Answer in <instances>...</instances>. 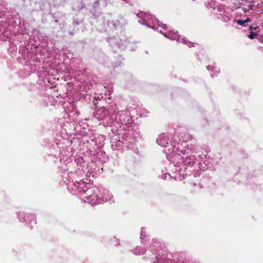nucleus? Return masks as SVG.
<instances>
[{"label":"nucleus","instance_id":"nucleus-28","mask_svg":"<svg viewBox=\"0 0 263 263\" xmlns=\"http://www.w3.org/2000/svg\"><path fill=\"white\" fill-rule=\"evenodd\" d=\"M75 113H76V114H78V111H76Z\"/></svg>","mask_w":263,"mask_h":263},{"label":"nucleus","instance_id":"nucleus-24","mask_svg":"<svg viewBox=\"0 0 263 263\" xmlns=\"http://www.w3.org/2000/svg\"><path fill=\"white\" fill-rule=\"evenodd\" d=\"M73 23H74V24H76V25H78L79 24V23L76 21H74Z\"/></svg>","mask_w":263,"mask_h":263},{"label":"nucleus","instance_id":"nucleus-27","mask_svg":"<svg viewBox=\"0 0 263 263\" xmlns=\"http://www.w3.org/2000/svg\"><path fill=\"white\" fill-rule=\"evenodd\" d=\"M193 185H194V186H195L196 184V183H194L193 184Z\"/></svg>","mask_w":263,"mask_h":263},{"label":"nucleus","instance_id":"nucleus-9","mask_svg":"<svg viewBox=\"0 0 263 263\" xmlns=\"http://www.w3.org/2000/svg\"><path fill=\"white\" fill-rule=\"evenodd\" d=\"M107 42L110 44V46L112 48L117 47L118 48L121 50L125 49L126 39L124 35H122L121 37H119V36H114L108 38Z\"/></svg>","mask_w":263,"mask_h":263},{"label":"nucleus","instance_id":"nucleus-21","mask_svg":"<svg viewBox=\"0 0 263 263\" xmlns=\"http://www.w3.org/2000/svg\"><path fill=\"white\" fill-rule=\"evenodd\" d=\"M244 21H245V23L250 22L251 21V20L249 18H247V19H246Z\"/></svg>","mask_w":263,"mask_h":263},{"label":"nucleus","instance_id":"nucleus-25","mask_svg":"<svg viewBox=\"0 0 263 263\" xmlns=\"http://www.w3.org/2000/svg\"><path fill=\"white\" fill-rule=\"evenodd\" d=\"M249 29H250V30H252L253 27H252V25L250 26V27H249Z\"/></svg>","mask_w":263,"mask_h":263},{"label":"nucleus","instance_id":"nucleus-3","mask_svg":"<svg viewBox=\"0 0 263 263\" xmlns=\"http://www.w3.org/2000/svg\"><path fill=\"white\" fill-rule=\"evenodd\" d=\"M117 111L114 114L112 120V125L111 126L109 133L111 137V141H117V146H120L121 143L126 144V147H129L128 143H132L133 139V128L130 126L132 123L131 107L127 106L125 109L119 110L116 106Z\"/></svg>","mask_w":263,"mask_h":263},{"label":"nucleus","instance_id":"nucleus-8","mask_svg":"<svg viewBox=\"0 0 263 263\" xmlns=\"http://www.w3.org/2000/svg\"><path fill=\"white\" fill-rule=\"evenodd\" d=\"M17 215L21 222H25L26 224L28 225L30 224V226H29L30 229L33 228L32 223H36L35 216L33 214L26 213L24 212H19Z\"/></svg>","mask_w":263,"mask_h":263},{"label":"nucleus","instance_id":"nucleus-19","mask_svg":"<svg viewBox=\"0 0 263 263\" xmlns=\"http://www.w3.org/2000/svg\"><path fill=\"white\" fill-rule=\"evenodd\" d=\"M123 60V58H122L121 56H119V60L117 63L115 64V65H114V67H118V66H120L122 61Z\"/></svg>","mask_w":263,"mask_h":263},{"label":"nucleus","instance_id":"nucleus-6","mask_svg":"<svg viewBox=\"0 0 263 263\" xmlns=\"http://www.w3.org/2000/svg\"><path fill=\"white\" fill-rule=\"evenodd\" d=\"M178 139L175 136L165 133L160 134L157 139L158 144L165 147L164 152L168 160H172L173 156L177 152H179V149L183 148V142L180 144Z\"/></svg>","mask_w":263,"mask_h":263},{"label":"nucleus","instance_id":"nucleus-2","mask_svg":"<svg viewBox=\"0 0 263 263\" xmlns=\"http://www.w3.org/2000/svg\"><path fill=\"white\" fill-rule=\"evenodd\" d=\"M182 139L183 148L179 149L173 156V164L170 167L175 174L174 176L175 180L181 181L189 175L193 174L194 177L200 175V171H204L206 169L205 165L202 163V157L197 155L195 152V146L192 144L186 145V142L192 139V136L189 134L185 135Z\"/></svg>","mask_w":263,"mask_h":263},{"label":"nucleus","instance_id":"nucleus-11","mask_svg":"<svg viewBox=\"0 0 263 263\" xmlns=\"http://www.w3.org/2000/svg\"><path fill=\"white\" fill-rule=\"evenodd\" d=\"M107 23L110 28L118 29L122 28L127 24V22L123 17H120L115 21H108Z\"/></svg>","mask_w":263,"mask_h":263},{"label":"nucleus","instance_id":"nucleus-29","mask_svg":"<svg viewBox=\"0 0 263 263\" xmlns=\"http://www.w3.org/2000/svg\"><path fill=\"white\" fill-rule=\"evenodd\" d=\"M261 42H262V43H263V39H262V40Z\"/></svg>","mask_w":263,"mask_h":263},{"label":"nucleus","instance_id":"nucleus-16","mask_svg":"<svg viewBox=\"0 0 263 263\" xmlns=\"http://www.w3.org/2000/svg\"><path fill=\"white\" fill-rule=\"evenodd\" d=\"M146 238V230L144 228H142L141 229L140 233V239L141 240V242L143 243L144 241V239Z\"/></svg>","mask_w":263,"mask_h":263},{"label":"nucleus","instance_id":"nucleus-5","mask_svg":"<svg viewBox=\"0 0 263 263\" xmlns=\"http://www.w3.org/2000/svg\"><path fill=\"white\" fill-rule=\"evenodd\" d=\"M137 16L139 17L138 22L140 23L159 32L165 37L172 40H176L178 42L186 44L190 47L193 46V43L187 41L185 38L180 36V35L178 34V31L169 30L167 32H163L162 29H166V25L160 24V22L155 16H153L145 12H141L137 14Z\"/></svg>","mask_w":263,"mask_h":263},{"label":"nucleus","instance_id":"nucleus-12","mask_svg":"<svg viewBox=\"0 0 263 263\" xmlns=\"http://www.w3.org/2000/svg\"><path fill=\"white\" fill-rule=\"evenodd\" d=\"M207 69L211 71V76L213 77L217 76L219 71L218 67L213 65L208 66Z\"/></svg>","mask_w":263,"mask_h":263},{"label":"nucleus","instance_id":"nucleus-14","mask_svg":"<svg viewBox=\"0 0 263 263\" xmlns=\"http://www.w3.org/2000/svg\"><path fill=\"white\" fill-rule=\"evenodd\" d=\"M112 91L111 89H110V90H108V92H107V93H106L105 94V96H106V97H104V96H103L102 94L100 93V94H99V95H98V96H97V97H96H96H95V98L96 99H98V100H101V99H104V100H106V99L107 98L108 99H109H109H110V96H111V94L112 93Z\"/></svg>","mask_w":263,"mask_h":263},{"label":"nucleus","instance_id":"nucleus-18","mask_svg":"<svg viewBox=\"0 0 263 263\" xmlns=\"http://www.w3.org/2000/svg\"><path fill=\"white\" fill-rule=\"evenodd\" d=\"M257 33L256 32L251 31L248 35V37L250 39H253L256 36Z\"/></svg>","mask_w":263,"mask_h":263},{"label":"nucleus","instance_id":"nucleus-13","mask_svg":"<svg viewBox=\"0 0 263 263\" xmlns=\"http://www.w3.org/2000/svg\"><path fill=\"white\" fill-rule=\"evenodd\" d=\"M173 162H171V163H170V165H169V169L172 171V174H170V173H164V174H163L161 177V178L164 180H166V179H168V178H173L174 179V176H175V174L174 173V171H173L172 170V169L170 167V165L171 164H173Z\"/></svg>","mask_w":263,"mask_h":263},{"label":"nucleus","instance_id":"nucleus-4","mask_svg":"<svg viewBox=\"0 0 263 263\" xmlns=\"http://www.w3.org/2000/svg\"><path fill=\"white\" fill-rule=\"evenodd\" d=\"M136 255H142L146 252L145 258L150 260L152 263H191L184 261L173 260L172 255L161 247L160 243L157 240H153L149 249L146 251L141 247L138 246L133 250Z\"/></svg>","mask_w":263,"mask_h":263},{"label":"nucleus","instance_id":"nucleus-10","mask_svg":"<svg viewBox=\"0 0 263 263\" xmlns=\"http://www.w3.org/2000/svg\"><path fill=\"white\" fill-rule=\"evenodd\" d=\"M101 194L100 196L101 199V203L106 201H109L110 202H114L113 196L109 191L103 187L102 186H99Z\"/></svg>","mask_w":263,"mask_h":263},{"label":"nucleus","instance_id":"nucleus-22","mask_svg":"<svg viewBox=\"0 0 263 263\" xmlns=\"http://www.w3.org/2000/svg\"><path fill=\"white\" fill-rule=\"evenodd\" d=\"M99 5V2L98 1L96 2L95 3H94V6H97Z\"/></svg>","mask_w":263,"mask_h":263},{"label":"nucleus","instance_id":"nucleus-7","mask_svg":"<svg viewBox=\"0 0 263 263\" xmlns=\"http://www.w3.org/2000/svg\"><path fill=\"white\" fill-rule=\"evenodd\" d=\"M116 111V105L113 104L107 109L104 107L98 108L95 111L94 117L97 120L102 121V124L104 127L111 128L113 117Z\"/></svg>","mask_w":263,"mask_h":263},{"label":"nucleus","instance_id":"nucleus-23","mask_svg":"<svg viewBox=\"0 0 263 263\" xmlns=\"http://www.w3.org/2000/svg\"><path fill=\"white\" fill-rule=\"evenodd\" d=\"M101 138L103 140V141H104L105 140V137L103 135L100 136Z\"/></svg>","mask_w":263,"mask_h":263},{"label":"nucleus","instance_id":"nucleus-26","mask_svg":"<svg viewBox=\"0 0 263 263\" xmlns=\"http://www.w3.org/2000/svg\"><path fill=\"white\" fill-rule=\"evenodd\" d=\"M229 20V17H228V18H227V19H226V20H224V21H225V22H227V21H228Z\"/></svg>","mask_w":263,"mask_h":263},{"label":"nucleus","instance_id":"nucleus-1","mask_svg":"<svg viewBox=\"0 0 263 263\" xmlns=\"http://www.w3.org/2000/svg\"><path fill=\"white\" fill-rule=\"evenodd\" d=\"M82 157H78L76 161L72 163H69L68 166L71 167L73 166V171H70L67 176H64V182L67 185V189L70 192H73V194L77 193L81 194L82 198H85V202H88L91 205H96L101 203V198L100 196L101 194L100 187H91V183L84 181V177H90L94 176V171L91 170L86 171L88 169L84 162L83 164L80 162V164L77 161Z\"/></svg>","mask_w":263,"mask_h":263},{"label":"nucleus","instance_id":"nucleus-20","mask_svg":"<svg viewBox=\"0 0 263 263\" xmlns=\"http://www.w3.org/2000/svg\"><path fill=\"white\" fill-rule=\"evenodd\" d=\"M213 9H217V10H218V11H221V7H220V6H216V7H215V6H214V7H213Z\"/></svg>","mask_w":263,"mask_h":263},{"label":"nucleus","instance_id":"nucleus-17","mask_svg":"<svg viewBox=\"0 0 263 263\" xmlns=\"http://www.w3.org/2000/svg\"><path fill=\"white\" fill-rule=\"evenodd\" d=\"M233 22H236L237 24H238L241 26H246V23H245L244 20H235L233 21Z\"/></svg>","mask_w":263,"mask_h":263},{"label":"nucleus","instance_id":"nucleus-15","mask_svg":"<svg viewBox=\"0 0 263 263\" xmlns=\"http://www.w3.org/2000/svg\"><path fill=\"white\" fill-rule=\"evenodd\" d=\"M254 6V3L253 2H250V4L246 7H243L242 9L245 13L248 12L250 10H252L253 9Z\"/></svg>","mask_w":263,"mask_h":263}]
</instances>
